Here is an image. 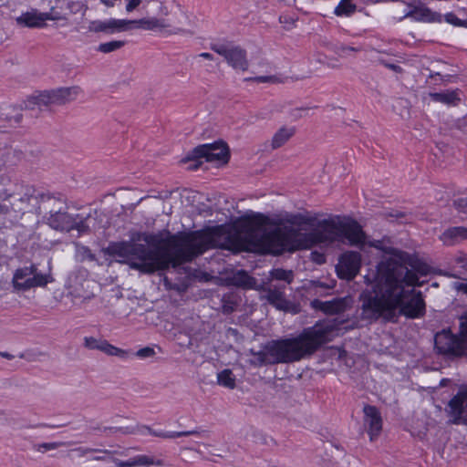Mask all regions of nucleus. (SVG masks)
<instances>
[{
  "instance_id": "e433bc0d",
  "label": "nucleus",
  "mask_w": 467,
  "mask_h": 467,
  "mask_svg": "<svg viewBox=\"0 0 467 467\" xmlns=\"http://www.w3.org/2000/svg\"><path fill=\"white\" fill-rule=\"evenodd\" d=\"M73 451L78 452L79 457H84L88 453L91 452H102L106 454H110L111 451L108 450H100V449H93V448H87V447H78L72 450Z\"/></svg>"
},
{
  "instance_id": "20e7f679",
  "label": "nucleus",
  "mask_w": 467,
  "mask_h": 467,
  "mask_svg": "<svg viewBox=\"0 0 467 467\" xmlns=\"http://www.w3.org/2000/svg\"><path fill=\"white\" fill-rule=\"evenodd\" d=\"M158 200L163 202H169L171 204L174 203H186V204H194L197 202L198 204H205V202H214V204H220L221 202H224L225 204L229 202H244L246 199L240 198H229L225 194L219 193L216 192H200L191 189H174L172 191H161L158 195H147L141 197L138 200L137 203L148 201L153 202Z\"/></svg>"
},
{
  "instance_id": "79ce46f5",
  "label": "nucleus",
  "mask_w": 467,
  "mask_h": 467,
  "mask_svg": "<svg viewBox=\"0 0 467 467\" xmlns=\"http://www.w3.org/2000/svg\"><path fill=\"white\" fill-rule=\"evenodd\" d=\"M454 287L457 291L467 295V279H464L462 282L455 283Z\"/></svg>"
},
{
  "instance_id": "de8ad7c7",
  "label": "nucleus",
  "mask_w": 467,
  "mask_h": 467,
  "mask_svg": "<svg viewBox=\"0 0 467 467\" xmlns=\"http://www.w3.org/2000/svg\"><path fill=\"white\" fill-rule=\"evenodd\" d=\"M125 464H126V467H136L137 466L136 458L133 457L128 461H125Z\"/></svg>"
},
{
  "instance_id": "7ed1b4c3",
  "label": "nucleus",
  "mask_w": 467,
  "mask_h": 467,
  "mask_svg": "<svg viewBox=\"0 0 467 467\" xmlns=\"http://www.w3.org/2000/svg\"><path fill=\"white\" fill-rule=\"evenodd\" d=\"M332 336L333 329L330 325L317 323L305 328L296 337L271 340L265 345L263 350H251L255 358L253 363L263 366L299 361L311 356L323 344L330 341Z\"/></svg>"
},
{
  "instance_id": "09e8293b",
  "label": "nucleus",
  "mask_w": 467,
  "mask_h": 467,
  "mask_svg": "<svg viewBox=\"0 0 467 467\" xmlns=\"http://www.w3.org/2000/svg\"><path fill=\"white\" fill-rule=\"evenodd\" d=\"M112 462L115 463L117 467H126L125 461L114 458Z\"/></svg>"
},
{
  "instance_id": "423d86ee",
  "label": "nucleus",
  "mask_w": 467,
  "mask_h": 467,
  "mask_svg": "<svg viewBox=\"0 0 467 467\" xmlns=\"http://www.w3.org/2000/svg\"><path fill=\"white\" fill-rule=\"evenodd\" d=\"M54 281L51 275V267H48V272L42 274L35 264L28 266L17 268L12 278V285L16 291L25 292L35 287L46 286L48 283Z\"/></svg>"
},
{
  "instance_id": "8fccbe9b",
  "label": "nucleus",
  "mask_w": 467,
  "mask_h": 467,
  "mask_svg": "<svg viewBox=\"0 0 467 467\" xmlns=\"http://www.w3.org/2000/svg\"><path fill=\"white\" fill-rule=\"evenodd\" d=\"M199 57H201L202 58H205V59H208V60H213V56L211 53H208V52L201 53L199 55Z\"/></svg>"
},
{
  "instance_id": "f3484780",
  "label": "nucleus",
  "mask_w": 467,
  "mask_h": 467,
  "mask_svg": "<svg viewBox=\"0 0 467 467\" xmlns=\"http://www.w3.org/2000/svg\"><path fill=\"white\" fill-rule=\"evenodd\" d=\"M284 289L285 285L275 286L273 285H269L265 289L268 303L279 310H287L289 307V301L285 299Z\"/></svg>"
},
{
  "instance_id": "0e129e2a",
  "label": "nucleus",
  "mask_w": 467,
  "mask_h": 467,
  "mask_svg": "<svg viewBox=\"0 0 467 467\" xmlns=\"http://www.w3.org/2000/svg\"><path fill=\"white\" fill-rule=\"evenodd\" d=\"M284 19H285V17H284V16H280V18H279V20H280V22H281V23L285 22V20H284Z\"/></svg>"
},
{
  "instance_id": "a878e982",
  "label": "nucleus",
  "mask_w": 467,
  "mask_h": 467,
  "mask_svg": "<svg viewBox=\"0 0 467 467\" xmlns=\"http://www.w3.org/2000/svg\"><path fill=\"white\" fill-rule=\"evenodd\" d=\"M455 194L451 190H448L445 188H441L436 191L435 198L437 202H452V204H467V197L466 198H458L453 199Z\"/></svg>"
},
{
  "instance_id": "393cba45",
  "label": "nucleus",
  "mask_w": 467,
  "mask_h": 467,
  "mask_svg": "<svg viewBox=\"0 0 467 467\" xmlns=\"http://www.w3.org/2000/svg\"><path fill=\"white\" fill-rule=\"evenodd\" d=\"M58 93L61 105H64L75 100L82 90L78 86L64 87L58 88Z\"/></svg>"
},
{
  "instance_id": "ddd939ff",
  "label": "nucleus",
  "mask_w": 467,
  "mask_h": 467,
  "mask_svg": "<svg viewBox=\"0 0 467 467\" xmlns=\"http://www.w3.org/2000/svg\"><path fill=\"white\" fill-rule=\"evenodd\" d=\"M84 348L89 350H99L109 356L119 357L125 358L128 357V351L111 345L108 340L97 338L94 337H85L83 342Z\"/></svg>"
},
{
  "instance_id": "aec40b11",
  "label": "nucleus",
  "mask_w": 467,
  "mask_h": 467,
  "mask_svg": "<svg viewBox=\"0 0 467 467\" xmlns=\"http://www.w3.org/2000/svg\"><path fill=\"white\" fill-rule=\"evenodd\" d=\"M136 430H137V432H141V433H142V431H146L149 434L155 436V437H160L162 439H174V438H179V437L196 435V434L200 433V431L197 430L185 431H157L147 425H137Z\"/></svg>"
},
{
  "instance_id": "c85d7f7f",
  "label": "nucleus",
  "mask_w": 467,
  "mask_h": 467,
  "mask_svg": "<svg viewBox=\"0 0 467 467\" xmlns=\"http://www.w3.org/2000/svg\"><path fill=\"white\" fill-rule=\"evenodd\" d=\"M405 17H412L416 20H428L430 17V10L422 5H409V10L404 15Z\"/></svg>"
},
{
  "instance_id": "ea45409f",
  "label": "nucleus",
  "mask_w": 467,
  "mask_h": 467,
  "mask_svg": "<svg viewBox=\"0 0 467 467\" xmlns=\"http://www.w3.org/2000/svg\"><path fill=\"white\" fill-rule=\"evenodd\" d=\"M253 441L256 443L267 444V437L259 431H252Z\"/></svg>"
},
{
  "instance_id": "603ef678",
  "label": "nucleus",
  "mask_w": 467,
  "mask_h": 467,
  "mask_svg": "<svg viewBox=\"0 0 467 467\" xmlns=\"http://www.w3.org/2000/svg\"><path fill=\"white\" fill-rule=\"evenodd\" d=\"M0 356L6 358V359H12L14 358V356L8 352H0Z\"/></svg>"
},
{
  "instance_id": "7c9ffc66",
  "label": "nucleus",
  "mask_w": 467,
  "mask_h": 467,
  "mask_svg": "<svg viewBox=\"0 0 467 467\" xmlns=\"http://www.w3.org/2000/svg\"><path fill=\"white\" fill-rule=\"evenodd\" d=\"M314 305L319 304L322 305L321 309L328 314L338 313L343 310V303L339 300L328 301V302H320L318 300H315L313 302Z\"/></svg>"
},
{
  "instance_id": "b1692460",
  "label": "nucleus",
  "mask_w": 467,
  "mask_h": 467,
  "mask_svg": "<svg viewBox=\"0 0 467 467\" xmlns=\"http://www.w3.org/2000/svg\"><path fill=\"white\" fill-rule=\"evenodd\" d=\"M429 96L433 101L441 102L448 106H456L461 100L458 90L434 92L430 93Z\"/></svg>"
},
{
  "instance_id": "052dcab7",
  "label": "nucleus",
  "mask_w": 467,
  "mask_h": 467,
  "mask_svg": "<svg viewBox=\"0 0 467 467\" xmlns=\"http://www.w3.org/2000/svg\"><path fill=\"white\" fill-rule=\"evenodd\" d=\"M462 209L461 210V212L462 213H467V206H461Z\"/></svg>"
},
{
  "instance_id": "f704fd0d",
  "label": "nucleus",
  "mask_w": 467,
  "mask_h": 467,
  "mask_svg": "<svg viewBox=\"0 0 467 467\" xmlns=\"http://www.w3.org/2000/svg\"><path fill=\"white\" fill-rule=\"evenodd\" d=\"M69 444H71V442H64V441L44 442V443L35 445V449L37 451L44 452L46 451L55 450L61 446H66V445H69Z\"/></svg>"
},
{
  "instance_id": "9d476101",
  "label": "nucleus",
  "mask_w": 467,
  "mask_h": 467,
  "mask_svg": "<svg viewBox=\"0 0 467 467\" xmlns=\"http://www.w3.org/2000/svg\"><path fill=\"white\" fill-rule=\"evenodd\" d=\"M15 201L28 203L41 202H66L67 198L59 192H50L43 188H36L32 185H20L19 191L14 193Z\"/></svg>"
},
{
  "instance_id": "864d4df0",
  "label": "nucleus",
  "mask_w": 467,
  "mask_h": 467,
  "mask_svg": "<svg viewBox=\"0 0 467 467\" xmlns=\"http://www.w3.org/2000/svg\"><path fill=\"white\" fill-rule=\"evenodd\" d=\"M38 427H43V428H57V427H60L61 425H48V424H46V423H40L37 425Z\"/></svg>"
},
{
  "instance_id": "0eeeda50",
  "label": "nucleus",
  "mask_w": 467,
  "mask_h": 467,
  "mask_svg": "<svg viewBox=\"0 0 467 467\" xmlns=\"http://www.w3.org/2000/svg\"><path fill=\"white\" fill-rule=\"evenodd\" d=\"M202 158L208 162L226 164L230 159L229 149L222 140L202 144L192 149L183 161H196L197 163L194 164L193 169H197L202 163L198 161Z\"/></svg>"
},
{
  "instance_id": "4468645a",
  "label": "nucleus",
  "mask_w": 467,
  "mask_h": 467,
  "mask_svg": "<svg viewBox=\"0 0 467 467\" xmlns=\"http://www.w3.org/2000/svg\"><path fill=\"white\" fill-rule=\"evenodd\" d=\"M364 424L368 428L369 439L373 441L380 434L382 430V418L377 407L366 405L363 408Z\"/></svg>"
},
{
  "instance_id": "5701e85b",
  "label": "nucleus",
  "mask_w": 467,
  "mask_h": 467,
  "mask_svg": "<svg viewBox=\"0 0 467 467\" xmlns=\"http://www.w3.org/2000/svg\"><path fill=\"white\" fill-rule=\"evenodd\" d=\"M229 280L231 285L242 288H253L256 284V279L244 270L234 273Z\"/></svg>"
},
{
  "instance_id": "c9c22d12",
  "label": "nucleus",
  "mask_w": 467,
  "mask_h": 467,
  "mask_svg": "<svg viewBox=\"0 0 467 467\" xmlns=\"http://www.w3.org/2000/svg\"><path fill=\"white\" fill-rule=\"evenodd\" d=\"M103 431H110L112 432H120L122 434H135L137 433L136 427H105Z\"/></svg>"
},
{
  "instance_id": "4d7b16f0",
  "label": "nucleus",
  "mask_w": 467,
  "mask_h": 467,
  "mask_svg": "<svg viewBox=\"0 0 467 467\" xmlns=\"http://www.w3.org/2000/svg\"><path fill=\"white\" fill-rule=\"evenodd\" d=\"M92 460L98 461V462H102V461H105L106 458L104 456H96Z\"/></svg>"
},
{
  "instance_id": "c03bdc74",
  "label": "nucleus",
  "mask_w": 467,
  "mask_h": 467,
  "mask_svg": "<svg viewBox=\"0 0 467 467\" xmlns=\"http://www.w3.org/2000/svg\"><path fill=\"white\" fill-rule=\"evenodd\" d=\"M455 262L462 268L467 267V257L459 256L455 259Z\"/></svg>"
},
{
  "instance_id": "f257e3e1",
  "label": "nucleus",
  "mask_w": 467,
  "mask_h": 467,
  "mask_svg": "<svg viewBox=\"0 0 467 467\" xmlns=\"http://www.w3.org/2000/svg\"><path fill=\"white\" fill-rule=\"evenodd\" d=\"M272 232L279 244L278 252L290 250V242L304 232V213H286L270 218L262 213L246 214L229 225L203 231L178 233L167 239L143 234L146 244L123 241L110 243L105 254L119 257L120 263L142 274H153L175 268L211 248L234 252L242 250L248 241L259 239Z\"/></svg>"
},
{
  "instance_id": "bb28decb",
  "label": "nucleus",
  "mask_w": 467,
  "mask_h": 467,
  "mask_svg": "<svg viewBox=\"0 0 467 467\" xmlns=\"http://www.w3.org/2000/svg\"><path fill=\"white\" fill-rule=\"evenodd\" d=\"M133 25H137L138 27H142L146 30H154L156 28L164 27V21L158 18H142L139 20H130Z\"/></svg>"
},
{
  "instance_id": "39448f33",
  "label": "nucleus",
  "mask_w": 467,
  "mask_h": 467,
  "mask_svg": "<svg viewBox=\"0 0 467 467\" xmlns=\"http://www.w3.org/2000/svg\"><path fill=\"white\" fill-rule=\"evenodd\" d=\"M434 346L439 354L449 358L467 356V311L460 317L459 334L443 329L435 335Z\"/></svg>"
},
{
  "instance_id": "4c0bfd02",
  "label": "nucleus",
  "mask_w": 467,
  "mask_h": 467,
  "mask_svg": "<svg viewBox=\"0 0 467 467\" xmlns=\"http://www.w3.org/2000/svg\"><path fill=\"white\" fill-rule=\"evenodd\" d=\"M445 21L456 26H466L467 22L460 19L454 13H447L444 16Z\"/></svg>"
},
{
  "instance_id": "a211bd4d",
  "label": "nucleus",
  "mask_w": 467,
  "mask_h": 467,
  "mask_svg": "<svg viewBox=\"0 0 467 467\" xmlns=\"http://www.w3.org/2000/svg\"><path fill=\"white\" fill-rule=\"evenodd\" d=\"M53 19L49 13H40L34 9L30 12L23 13L16 18V22L27 27H41L47 20Z\"/></svg>"
},
{
  "instance_id": "e2e57ef3",
  "label": "nucleus",
  "mask_w": 467,
  "mask_h": 467,
  "mask_svg": "<svg viewBox=\"0 0 467 467\" xmlns=\"http://www.w3.org/2000/svg\"><path fill=\"white\" fill-rule=\"evenodd\" d=\"M92 430L93 431H100L101 429L99 427H93Z\"/></svg>"
},
{
  "instance_id": "37998d69",
  "label": "nucleus",
  "mask_w": 467,
  "mask_h": 467,
  "mask_svg": "<svg viewBox=\"0 0 467 467\" xmlns=\"http://www.w3.org/2000/svg\"><path fill=\"white\" fill-rule=\"evenodd\" d=\"M141 3V0H130L126 5V11L131 12L137 8Z\"/></svg>"
},
{
  "instance_id": "6e6552de",
  "label": "nucleus",
  "mask_w": 467,
  "mask_h": 467,
  "mask_svg": "<svg viewBox=\"0 0 467 467\" xmlns=\"http://www.w3.org/2000/svg\"><path fill=\"white\" fill-rule=\"evenodd\" d=\"M211 49L222 56L234 69L246 71L249 67L246 50L233 42L226 41L211 45Z\"/></svg>"
},
{
  "instance_id": "a18cd8bd",
  "label": "nucleus",
  "mask_w": 467,
  "mask_h": 467,
  "mask_svg": "<svg viewBox=\"0 0 467 467\" xmlns=\"http://www.w3.org/2000/svg\"><path fill=\"white\" fill-rule=\"evenodd\" d=\"M104 199L99 200V202H113L116 199V193L109 192L103 196Z\"/></svg>"
},
{
  "instance_id": "dca6fc26",
  "label": "nucleus",
  "mask_w": 467,
  "mask_h": 467,
  "mask_svg": "<svg viewBox=\"0 0 467 467\" xmlns=\"http://www.w3.org/2000/svg\"><path fill=\"white\" fill-rule=\"evenodd\" d=\"M32 105H36L39 108L42 106L49 107L53 105H61L58 88L44 90L37 95L31 97L26 107L33 109Z\"/></svg>"
},
{
  "instance_id": "13d9d810",
  "label": "nucleus",
  "mask_w": 467,
  "mask_h": 467,
  "mask_svg": "<svg viewBox=\"0 0 467 467\" xmlns=\"http://www.w3.org/2000/svg\"><path fill=\"white\" fill-rule=\"evenodd\" d=\"M223 311H224L225 313H230V312H232V311H233V307L223 306Z\"/></svg>"
},
{
  "instance_id": "6ab92c4d",
  "label": "nucleus",
  "mask_w": 467,
  "mask_h": 467,
  "mask_svg": "<svg viewBox=\"0 0 467 467\" xmlns=\"http://www.w3.org/2000/svg\"><path fill=\"white\" fill-rule=\"evenodd\" d=\"M48 224L56 230L59 231H67L68 232L74 226V219L68 214L67 212H62L61 210L50 213L48 217Z\"/></svg>"
},
{
  "instance_id": "680f3d73",
  "label": "nucleus",
  "mask_w": 467,
  "mask_h": 467,
  "mask_svg": "<svg viewBox=\"0 0 467 467\" xmlns=\"http://www.w3.org/2000/svg\"><path fill=\"white\" fill-rule=\"evenodd\" d=\"M117 193H119V194L120 195V194L125 193V192H124L123 190H119V191L117 192Z\"/></svg>"
},
{
  "instance_id": "1a4fd4ad",
  "label": "nucleus",
  "mask_w": 467,
  "mask_h": 467,
  "mask_svg": "<svg viewBox=\"0 0 467 467\" xmlns=\"http://www.w3.org/2000/svg\"><path fill=\"white\" fill-rule=\"evenodd\" d=\"M418 285H409L403 284L404 295L401 302L399 304L400 313L409 318H418L425 314V302L421 292H416L413 286L420 285L419 280Z\"/></svg>"
},
{
  "instance_id": "f8f14e48",
  "label": "nucleus",
  "mask_w": 467,
  "mask_h": 467,
  "mask_svg": "<svg viewBox=\"0 0 467 467\" xmlns=\"http://www.w3.org/2000/svg\"><path fill=\"white\" fill-rule=\"evenodd\" d=\"M131 24L132 22L128 19L109 18L107 20H93L89 22L88 30L93 33L111 35L130 30Z\"/></svg>"
},
{
  "instance_id": "3c124183",
  "label": "nucleus",
  "mask_w": 467,
  "mask_h": 467,
  "mask_svg": "<svg viewBox=\"0 0 467 467\" xmlns=\"http://www.w3.org/2000/svg\"><path fill=\"white\" fill-rule=\"evenodd\" d=\"M103 5H105L108 7L114 6V0H99Z\"/></svg>"
},
{
  "instance_id": "473e14b6",
  "label": "nucleus",
  "mask_w": 467,
  "mask_h": 467,
  "mask_svg": "<svg viewBox=\"0 0 467 467\" xmlns=\"http://www.w3.org/2000/svg\"><path fill=\"white\" fill-rule=\"evenodd\" d=\"M125 41L122 40H113L106 43H101L98 46L97 50L99 52L108 54L118 49H120L125 46Z\"/></svg>"
},
{
  "instance_id": "f03ea898",
  "label": "nucleus",
  "mask_w": 467,
  "mask_h": 467,
  "mask_svg": "<svg viewBox=\"0 0 467 467\" xmlns=\"http://www.w3.org/2000/svg\"><path fill=\"white\" fill-rule=\"evenodd\" d=\"M366 282L374 283L370 289H365L359 295L360 306L357 310L358 317L367 324H372L379 318L395 321L397 309L404 295L403 284L418 285V275L396 260L381 262Z\"/></svg>"
},
{
  "instance_id": "4be33fe9",
  "label": "nucleus",
  "mask_w": 467,
  "mask_h": 467,
  "mask_svg": "<svg viewBox=\"0 0 467 467\" xmlns=\"http://www.w3.org/2000/svg\"><path fill=\"white\" fill-rule=\"evenodd\" d=\"M296 133L293 126L281 127L273 136L271 140L272 149L275 150L285 145Z\"/></svg>"
},
{
  "instance_id": "58836bf2",
  "label": "nucleus",
  "mask_w": 467,
  "mask_h": 467,
  "mask_svg": "<svg viewBox=\"0 0 467 467\" xmlns=\"http://www.w3.org/2000/svg\"><path fill=\"white\" fill-rule=\"evenodd\" d=\"M155 350L154 348H150V347H145V348H142L140 349H139L135 355L140 358H152L154 355H155Z\"/></svg>"
},
{
  "instance_id": "c756f323",
  "label": "nucleus",
  "mask_w": 467,
  "mask_h": 467,
  "mask_svg": "<svg viewBox=\"0 0 467 467\" xmlns=\"http://www.w3.org/2000/svg\"><path fill=\"white\" fill-rule=\"evenodd\" d=\"M217 382L219 385L231 389L235 388V377L230 369H223L219 372L217 375Z\"/></svg>"
},
{
  "instance_id": "2f4dec72",
  "label": "nucleus",
  "mask_w": 467,
  "mask_h": 467,
  "mask_svg": "<svg viewBox=\"0 0 467 467\" xmlns=\"http://www.w3.org/2000/svg\"><path fill=\"white\" fill-rule=\"evenodd\" d=\"M356 11V5L350 0H341L335 8V15L337 16H350Z\"/></svg>"
},
{
  "instance_id": "6e6d98bb",
  "label": "nucleus",
  "mask_w": 467,
  "mask_h": 467,
  "mask_svg": "<svg viewBox=\"0 0 467 467\" xmlns=\"http://www.w3.org/2000/svg\"><path fill=\"white\" fill-rule=\"evenodd\" d=\"M347 51H357V48L352 47H343L342 52L346 53Z\"/></svg>"
},
{
  "instance_id": "2eb2a0df",
  "label": "nucleus",
  "mask_w": 467,
  "mask_h": 467,
  "mask_svg": "<svg viewBox=\"0 0 467 467\" xmlns=\"http://www.w3.org/2000/svg\"><path fill=\"white\" fill-rule=\"evenodd\" d=\"M448 412L453 417V423L463 420L467 423V391L458 392L448 404Z\"/></svg>"
},
{
  "instance_id": "412c9836",
  "label": "nucleus",
  "mask_w": 467,
  "mask_h": 467,
  "mask_svg": "<svg viewBox=\"0 0 467 467\" xmlns=\"http://www.w3.org/2000/svg\"><path fill=\"white\" fill-rule=\"evenodd\" d=\"M465 239H467V228L462 226L451 227L441 235V240L446 245H453Z\"/></svg>"
},
{
  "instance_id": "9b49d317",
  "label": "nucleus",
  "mask_w": 467,
  "mask_h": 467,
  "mask_svg": "<svg viewBox=\"0 0 467 467\" xmlns=\"http://www.w3.org/2000/svg\"><path fill=\"white\" fill-rule=\"evenodd\" d=\"M361 265V254L358 252L348 251L339 259L337 272L340 278L351 280L358 273Z\"/></svg>"
},
{
  "instance_id": "cd10ccee",
  "label": "nucleus",
  "mask_w": 467,
  "mask_h": 467,
  "mask_svg": "<svg viewBox=\"0 0 467 467\" xmlns=\"http://www.w3.org/2000/svg\"><path fill=\"white\" fill-rule=\"evenodd\" d=\"M294 272L292 270H285L283 268H274L269 272L271 280L284 281L286 284H291L294 280Z\"/></svg>"
},
{
  "instance_id": "49530a36",
  "label": "nucleus",
  "mask_w": 467,
  "mask_h": 467,
  "mask_svg": "<svg viewBox=\"0 0 467 467\" xmlns=\"http://www.w3.org/2000/svg\"><path fill=\"white\" fill-rule=\"evenodd\" d=\"M389 217L390 218L389 219L390 221H393L394 219L395 220H399V219L403 218L404 214L402 213H400V212H396L395 213H390L389 214Z\"/></svg>"
},
{
  "instance_id": "72a5a7b5",
  "label": "nucleus",
  "mask_w": 467,
  "mask_h": 467,
  "mask_svg": "<svg viewBox=\"0 0 467 467\" xmlns=\"http://www.w3.org/2000/svg\"><path fill=\"white\" fill-rule=\"evenodd\" d=\"M135 458H136L137 466L149 467L151 465H156V466L161 467V466L165 465V462L163 460H161V459L155 460L154 458L148 456V455H137V456H135Z\"/></svg>"
},
{
  "instance_id": "bf43d9fd",
  "label": "nucleus",
  "mask_w": 467,
  "mask_h": 467,
  "mask_svg": "<svg viewBox=\"0 0 467 467\" xmlns=\"http://www.w3.org/2000/svg\"><path fill=\"white\" fill-rule=\"evenodd\" d=\"M88 258L90 260H95V255L93 254H91L90 251H88Z\"/></svg>"
},
{
  "instance_id": "a19ab883",
  "label": "nucleus",
  "mask_w": 467,
  "mask_h": 467,
  "mask_svg": "<svg viewBox=\"0 0 467 467\" xmlns=\"http://www.w3.org/2000/svg\"><path fill=\"white\" fill-rule=\"evenodd\" d=\"M275 79V77L273 76H259L254 78H244V81H254L257 83H266V82H273Z\"/></svg>"
},
{
  "instance_id": "5fc2aeb1",
  "label": "nucleus",
  "mask_w": 467,
  "mask_h": 467,
  "mask_svg": "<svg viewBox=\"0 0 467 467\" xmlns=\"http://www.w3.org/2000/svg\"><path fill=\"white\" fill-rule=\"evenodd\" d=\"M387 67H389L390 69L394 70V71H400V67L397 66V65H394V64L387 65Z\"/></svg>"
}]
</instances>
